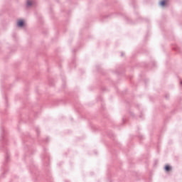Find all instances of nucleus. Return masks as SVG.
Returning a JSON list of instances; mask_svg holds the SVG:
<instances>
[{"mask_svg":"<svg viewBox=\"0 0 182 182\" xmlns=\"http://www.w3.org/2000/svg\"><path fill=\"white\" fill-rule=\"evenodd\" d=\"M167 4V0H161L160 2H159V5L161 6H166V5Z\"/></svg>","mask_w":182,"mask_h":182,"instance_id":"7ed1b4c3","label":"nucleus"},{"mask_svg":"<svg viewBox=\"0 0 182 182\" xmlns=\"http://www.w3.org/2000/svg\"><path fill=\"white\" fill-rule=\"evenodd\" d=\"M35 5V1L33 0H26V8H32Z\"/></svg>","mask_w":182,"mask_h":182,"instance_id":"f03ea898","label":"nucleus"},{"mask_svg":"<svg viewBox=\"0 0 182 182\" xmlns=\"http://www.w3.org/2000/svg\"><path fill=\"white\" fill-rule=\"evenodd\" d=\"M16 26L18 28V29H25V28L26 27V19L18 18L16 21Z\"/></svg>","mask_w":182,"mask_h":182,"instance_id":"f257e3e1","label":"nucleus"},{"mask_svg":"<svg viewBox=\"0 0 182 182\" xmlns=\"http://www.w3.org/2000/svg\"><path fill=\"white\" fill-rule=\"evenodd\" d=\"M165 170L166 171H170L171 170V166H168V165H166L165 166Z\"/></svg>","mask_w":182,"mask_h":182,"instance_id":"20e7f679","label":"nucleus"}]
</instances>
